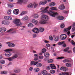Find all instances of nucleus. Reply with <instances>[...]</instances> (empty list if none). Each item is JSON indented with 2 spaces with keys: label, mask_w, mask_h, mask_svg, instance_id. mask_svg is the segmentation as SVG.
<instances>
[{
  "label": "nucleus",
  "mask_w": 75,
  "mask_h": 75,
  "mask_svg": "<svg viewBox=\"0 0 75 75\" xmlns=\"http://www.w3.org/2000/svg\"><path fill=\"white\" fill-rule=\"evenodd\" d=\"M41 18L42 20L40 21V23L42 24H45L47 23V21L49 19V18L47 15H45L42 16Z\"/></svg>",
  "instance_id": "obj_1"
},
{
  "label": "nucleus",
  "mask_w": 75,
  "mask_h": 75,
  "mask_svg": "<svg viewBox=\"0 0 75 75\" xmlns=\"http://www.w3.org/2000/svg\"><path fill=\"white\" fill-rule=\"evenodd\" d=\"M13 23L14 24H16L17 26H20L22 25L21 22L20 21V19H14L13 21Z\"/></svg>",
  "instance_id": "obj_2"
},
{
  "label": "nucleus",
  "mask_w": 75,
  "mask_h": 75,
  "mask_svg": "<svg viewBox=\"0 0 75 75\" xmlns=\"http://www.w3.org/2000/svg\"><path fill=\"white\" fill-rule=\"evenodd\" d=\"M18 57V55L16 54H14L12 57H9L7 58L9 61H13V59L17 58Z\"/></svg>",
  "instance_id": "obj_3"
},
{
  "label": "nucleus",
  "mask_w": 75,
  "mask_h": 75,
  "mask_svg": "<svg viewBox=\"0 0 75 75\" xmlns=\"http://www.w3.org/2000/svg\"><path fill=\"white\" fill-rule=\"evenodd\" d=\"M48 14H50V16L52 17H55L57 14V13H54V12L52 10H50L48 12Z\"/></svg>",
  "instance_id": "obj_4"
},
{
  "label": "nucleus",
  "mask_w": 75,
  "mask_h": 75,
  "mask_svg": "<svg viewBox=\"0 0 75 75\" xmlns=\"http://www.w3.org/2000/svg\"><path fill=\"white\" fill-rule=\"evenodd\" d=\"M67 38V35L65 34H63L60 35V38L62 40H64L65 39H66Z\"/></svg>",
  "instance_id": "obj_5"
},
{
  "label": "nucleus",
  "mask_w": 75,
  "mask_h": 75,
  "mask_svg": "<svg viewBox=\"0 0 75 75\" xmlns=\"http://www.w3.org/2000/svg\"><path fill=\"white\" fill-rule=\"evenodd\" d=\"M39 30H38V28H35L33 30V33H35L36 34H38V33H39V32H38Z\"/></svg>",
  "instance_id": "obj_6"
},
{
  "label": "nucleus",
  "mask_w": 75,
  "mask_h": 75,
  "mask_svg": "<svg viewBox=\"0 0 75 75\" xmlns=\"http://www.w3.org/2000/svg\"><path fill=\"white\" fill-rule=\"evenodd\" d=\"M65 8V6H64V4L61 5H60L58 7L59 9L62 10H64Z\"/></svg>",
  "instance_id": "obj_7"
},
{
  "label": "nucleus",
  "mask_w": 75,
  "mask_h": 75,
  "mask_svg": "<svg viewBox=\"0 0 75 75\" xmlns=\"http://www.w3.org/2000/svg\"><path fill=\"white\" fill-rule=\"evenodd\" d=\"M49 8V7H46L43 10L41 11L40 12H41L42 13H47V12L48 11L47 8Z\"/></svg>",
  "instance_id": "obj_8"
},
{
  "label": "nucleus",
  "mask_w": 75,
  "mask_h": 75,
  "mask_svg": "<svg viewBox=\"0 0 75 75\" xmlns=\"http://www.w3.org/2000/svg\"><path fill=\"white\" fill-rule=\"evenodd\" d=\"M19 11V10L18 9H15L13 11V13L14 14H15L16 15H17V14H18Z\"/></svg>",
  "instance_id": "obj_9"
},
{
  "label": "nucleus",
  "mask_w": 75,
  "mask_h": 75,
  "mask_svg": "<svg viewBox=\"0 0 75 75\" xmlns=\"http://www.w3.org/2000/svg\"><path fill=\"white\" fill-rule=\"evenodd\" d=\"M6 31V29L5 28H0L1 33H4Z\"/></svg>",
  "instance_id": "obj_10"
},
{
  "label": "nucleus",
  "mask_w": 75,
  "mask_h": 75,
  "mask_svg": "<svg viewBox=\"0 0 75 75\" xmlns=\"http://www.w3.org/2000/svg\"><path fill=\"white\" fill-rule=\"evenodd\" d=\"M2 23L4 25H8L9 24V22L6 21H2Z\"/></svg>",
  "instance_id": "obj_11"
},
{
  "label": "nucleus",
  "mask_w": 75,
  "mask_h": 75,
  "mask_svg": "<svg viewBox=\"0 0 75 75\" xmlns=\"http://www.w3.org/2000/svg\"><path fill=\"white\" fill-rule=\"evenodd\" d=\"M71 26H70V27H69L67 28H65L64 30V32H65L66 33L68 31L70 30L71 29Z\"/></svg>",
  "instance_id": "obj_12"
},
{
  "label": "nucleus",
  "mask_w": 75,
  "mask_h": 75,
  "mask_svg": "<svg viewBox=\"0 0 75 75\" xmlns=\"http://www.w3.org/2000/svg\"><path fill=\"white\" fill-rule=\"evenodd\" d=\"M50 67L52 69H56V67L53 64H50Z\"/></svg>",
  "instance_id": "obj_13"
},
{
  "label": "nucleus",
  "mask_w": 75,
  "mask_h": 75,
  "mask_svg": "<svg viewBox=\"0 0 75 75\" xmlns=\"http://www.w3.org/2000/svg\"><path fill=\"white\" fill-rule=\"evenodd\" d=\"M8 7L10 8H12L14 7V5L11 3H9L7 4Z\"/></svg>",
  "instance_id": "obj_14"
},
{
  "label": "nucleus",
  "mask_w": 75,
  "mask_h": 75,
  "mask_svg": "<svg viewBox=\"0 0 75 75\" xmlns=\"http://www.w3.org/2000/svg\"><path fill=\"white\" fill-rule=\"evenodd\" d=\"M57 18L59 20H62L64 18L63 17V16H57Z\"/></svg>",
  "instance_id": "obj_15"
},
{
  "label": "nucleus",
  "mask_w": 75,
  "mask_h": 75,
  "mask_svg": "<svg viewBox=\"0 0 75 75\" xmlns=\"http://www.w3.org/2000/svg\"><path fill=\"white\" fill-rule=\"evenodd\" d=\"M8 46L9 47H15V45L13 43H11L8 45Z\"/></svg>",
  "instance_id": "obj_16"
},
{
  "label": "nucleus",
  "mask_w": 75,
  "mask_h": 75,
  "mask_svg": "<svg viewBox=\"0 0 75 75\" xmlns=\"http://www.w3.org/2000/svg\"><path fill=\"white\" fill-rule=\"evenodd\" d=\"M48 73V72L46 70H43L42 72V74L43 75H46Z\"/></svg>",
  "instance_id": "obj_17"
},
{
  "label": "nucleus",
  "mask_w": 75,
  "mask_h": 75,
  "mask_svg": "<svg viewBox=\"0 0 75 75\" xmlns=\"http://www.w3.org/2000/svg\"><path fill=\"white\" fill-rule=\"evenodd\" d=\"M34 7V4H30L28 6V8H32Z\"/></svg>",
  "instance_id": "obj_18"
},
{
  "label": "nucleus",
  "mask_w": 75,
  "mask_h": 75,
  "mask_svg": "<svg viewBox=\"0 0 75 75\" xmlns=\"http://www.w3.org/2000/svg\"><path fill=\"white\" fill-rule=\"evenodd\" d=\"M5 55L6 57H10L11 55V53H6L5 54Z\"/></svg>",
  "instance_id": "obj_19"
},
{
  "label": "nucleus",
  "mask_w": 75,
  "mask_h": 75,
  "mask_svg": "<svg viewBox=\"0 0 75 75\" xmlns=\"http://www.w3.org/2000/svg\"><path fill=\"white\" fill-rule=\"evenodd\" d=\"M66 66L67 67H71L72 65H71V64L69 63H66Z\"/></svg>",
  "instance_id": "obj_20"
},
{
  "label": "nucleus",
  "mask_w": 75,
  "mask_h": 75,
  "mask_svg": "<svg viewBox=\"0 0 75 75\" xmlns=\"http://www.w3.org/2000/svg\"><path fill=\"white\" fill-rule=\"evenodd\" d=\"M32 22L34 24H37L38 23V21L35 19H33L32 20Z\"/></svg>",
  "instance_id": "obj_21"
},
{
  "label": "nucleus",
  "mask_w": 75,
  "mask_h": 75,
  "mask_svg": "<svg viewBox=\"0 0 75 75\" xmlns=\"http://www.w3.org/2000/svg\"><path fill=\"white\" fill-rule=\"evenodd\" d=\"M39 30L40 32H43L44 31V29L42 28H39Z\"/></svg>",
  "instance_id": "obj_22"
},
{
  "label": "nucleus",
  "mask_w": 75,
  "mask_h": 75,
  "mask_svg": "<svg viewBox=\"0 0 75 75\" xmlns=\"http://www.w3.org/2000/svg\"><path fill=\"white\" fill-rule=\"evenodd\" d=\"M33 71L35 72H38V71H40V69L38 68H36L34 69Z\"/></svg>",
  "instance_id": "obj_23"
},
{
  "label": "nucleus",
  "mask_w": 75,
  "mask_h": 75,
  "mask_svg": "<svg viewBox=\"0 0 75 75\" xmlns=\"http://www.w3.org/2000/svg\"><path fill=\"white\" fill-rule=\"evenodd\" d=\"M55 5V3L54 2H52L49 4V6L51 7H53Z\"/></svg>",
  "instance_id": "obj_24"
},
{
  "label": "nucleus",
  "mask_w": 75,
  "mask_h": 75,
  "mask_svg": "<svg viewBox=\"0 0 75 75\" xmlns=\"http://www.w3.org/2000/svg\"><path fill=\"white\" fill-rule=\"evenodd\" d=\"M42 66V64L41 63H38L37 65V67H38V68H40V67H41Z\"/></svg>",
  "instance_id": "obj_25"
},
{
  "label": "nucleus",
  "mask_w": 75,
  "mask_h": 75,
  "mask_svg": "<svg viewBox=\"0 0 75 75\" xmlns=\"http://www.w3.org/2000/svg\"><path fill=\"white\" fill-rule=\"evenodd\" d=\"M20 72V69H15L14 70V72H15V73H19Z\"/></svg>",
  "instance_id": "obj_26"
},
{
  "label": "nucleus",
  "mask_w": 75,
  "mask_h": 75,
  "mask_svg": "<svg viewBox=\"0 0 75 75\" xmlns=\"http://www.w3.org/2000/svg\"><path fill=\"white\" fill-rule=\"evenodd\" d=\"M62 61L64 63H66V62H68L69 61L68 59H65L63 60Z\"/></svg>",
  "instance_id": "obj_27"
},
{
  "label": "nucleus",
  "mask_w": 75,
  "mask_h": 75,
  "mask_svg": "<svg viewBox=\"0 0 75 75\" xmlns=\"http://www.w3.org/2000/svg\"><path fill=\"white\" fill-rule=\"evenodd\" d=\"M44 55L46 57H49L50 56V54L46 52L44 53Z\"/></svg>",
  "instance_id": "obj_28"
},
{
  "label": "nucleus",
  "mask_w": 75,
  "mask_h": 75,
  "mask_svg": "<svg viewBox=\"0 0 75 75\" xmlns=\"http://www.w3.org/2000/svg\"><path fill=\"white\" fill-rule=\"evenodd\" d=\"M28 27H33L34 26V25L33 24V23H29L28 25Z\"/></svg>",
  "instance_id": "obj_29"
},
{
  "label": "nucleus",
  "mask_w": 75,
  "mask_h": 75,
  "mask_svg": "<svg viewBox=\"0 0 75 75\" xmlns=\"http://www.w3.org/2000/svg\"><path fill=\"white\" fill-rule=\"evenodd\" d=\"M12 51H13V50L11 49H8L5 50V51L6 52H10Z\"/></svg>",
  "instance_id": "obj_30"
},
{
  "label": "nucleus",
  "mask_w": 75,
  "mask_h": 75,
  "mask_svg": "<svg viewBox=\"0 0 75 75\" xmlns=\"http://www.w3.org/2000/svg\"><path fill=\"white\" fill-rule=\"evenodd\" d=\"M26 13H27L26 11H23L21 14V16H23V15H24Z\"/></svg>",
  "instance_id": "obj_31"
},
{
  "label": "nucleus",
  "mask_w": 75,
  "mask_h": 75,
  "mask_svg": "<svg viewBox=\"0 0 75 75\" xmlns=\"http://www.w3.org/2000/svg\"><path fill=\"white\" fill-rule=\"evenodd\" d=\"M69 50V47H68L67 48L64 50V52H67V51H68Z\"/></svg>",
  "instance_id": "obj_32"
},
{
  "label": "nucleus",
  "mask_w": 75,
  "mask_h": 75,
  "mask_svg": "<svg viewBox=\"0 0 75 75\" xmlns=\"http://www.w3.org/2000/svg\"><path fill=\"white\" fill-rule=\"evenodd\" d=\"M23 2V0H18V3L19 4H21V3H22Z\"/></svg>",
  "instance_id": "obj_33"
},
{
  "label": "nucleus",
  "mask_w": 75,
  "mask_h": 75,
  "mask_svg": "<svg viewBox=\"0 0 75 75\" xmlns=\"http://www.w3.org/2000/svg\"><path fill=\"white\" fill-rule=\"evenodd\" d=\"M11 10L9 9L8 10L7 12V14H8L10 15L11 14Z\"/></svg>",
  "instance_id": "obj_34"
},
{
  "label": "nucleus",
  "mask_w": 75,
  "mask_h": 75,
  "mask_svg": "<svg viewBox=\"0 0 75 75\" xmlns=\"http://www.w3.org/2000/svg\"><path fill=\"white\" fill-rule=\"evenodd\" d=\"M59 40V37H58V36L54 38V41H58Z\"/></svg>",
  "instance_id": "obj_35"
},
{
  "label": "nucleus",
  "mask_w": 75,
  "mask_h": 75,
  "mask_svg": "<svg viewBox=\"0 0 75 75\" xmlns=\"http://www.w3.org/2000/svg\"><path fill=\"white\" fill-rule=\"evenodd\" d=\"M1 74H6L7 73V72L6 71H2L1 72Z\"/></svg>",
  "instance_id": "obj_36"
},
{
  "label": "nucleus",
  "mask_w": 75,
  "mask_h": 75,
  "mask_svg": "<svg viewBox=\"0 0 75 75\" xmlns=\"http://www.w3.org/2000/svg\"><path fill=\"white\" fill-rule=\"evenodd\" d=\"M55 72V70H51L50 71V72L51 74H54Z\"/></svg>",
  "instance_id": "obj_37"
},
{
  "label": "nucleus",
  "mask_w": 75,
  "mask_h": 75,
  "mask_svg": "<svg viewBox=\"0 0 75 75\" xmlns=\"http://www.w3.org/2000/svg\"><path fill=\"white\" fill-rule=\"evenodd\" d=\"M34 17L36 18H38V14H35L34 15Z\"/></svg>",
  "instance_id": "obj_38"
},
{
  "label": "nucleus",
  "mask_w": 75,
  "mask_h": 75,
  "mask_svg": "<svg viewBox=\"0 0 75 75\" xmlns=\"http://www.w3.org/2000/svg\"><path fill=\"white\" fill-rule=\"evenodd\" d=\"M50 9L51 10H57V8H56V7H52L50 8Z\"/></svg>",
  "instance_id": "obj_39"
},
{
  "label": "nucleus",
  "mask_w": 75,
  "mask_h": 75,
  "mask_svg": "<svg viewBox=\"0 0 75 75\" xmlns=\"http://www.w3.org/2000/svg\"><path fill=\"white\" fill-rule=\"evenodd\" d=\"M48 63H52L53 62V60L52 59H50L48 61Z\"/></svg>",
  "instance_id": "obj_40"
},
{
  "label": "nucleus",
  "mask_w": 75,
  "mask_h": 75,
  "mask_svg": "<svg viewBox=\"0 0 75 75\" xmlns=\"http://www.w3.org/2000/svg\"><path fill=\"white\" fill-rule=\"evenodd\" d=\"M46 51H47V50L45 48H44L42 50V52L43 53H44V52H46Z\"/></svg>",
  "instance_id": "obj_41"
},
{
  "label": "nucleus",
  "mask_w": 75,
  "mask_h": 75,
  "mask_svg": "<svg viewBox=\"0 0 75 75\" xmlns=\"http://www.w3.org/2000/svg\"><path fill=\"white\" fill-rule=\"evenodd\" d=\"M0 62L1 64H5V61L4 60H0Z\"/></svg>",
  "instance_id": "obj_42"
},
{
  "label": "nucleus",
  "mask_w": 75,
  "mask_h": 75,
  "mask_svg": "<svg viewBox=\"0 0 75 75\" xmlns=\"http://www.w3.org/2000/svg\"><path fill=\"white\" fill-rule=\"evenodd\" d=\"M65 27V25L64 23L60 25V27L61 28H64Z\"/></svg>",
  "instance_id": "obj_43"
},
{
  "label": "nucleus",
  "mask_w": 75,
  "mask_h": 75,
  "mask_svg": "<svg viewBox=\"0 0 75 75\" xmlns=\"http://www.w3.org/2000/svg\"><path fill=\"white\" fill-rule=\"evenodd\" d=\"M64 42H61L58 43V45H62V44H64Z\"/></svg>",
  "instance_id": "obj_44"
},
{
  "label": "nucleus",
  "mask_w": 75,
  "mask_h": 75,
  "mask_svg": "<svg viewBox=\"0 0 75 75\" xmlns=\"http://www.w3.org/2000/svg\"><path fill=\"white\" fill-rule=\"evenodd\" d=\"M67 70L68 69L67 68H66L65 67H64L63 70V71H64V72H67Z\"/></svg>",
  "instance_id": "obj_45"
},
{
  "label": "nucleus",
  "mask_w": 75,
  "mask_h": 75,
  "mask_svg": "<svg viewBox=\"0 0 75 75\" xmlns=\"http://www.w3.org/2000/svg\"><path fill=\"white\" fill-rule=\"evenodd\" d=\"M62 74L64 75H69V73L67 72H62Z\"/></svg>",
  "instance_id": "obj_46"
},
{
  "label": "nucleus",
  "mask_w": 75,
  "mask_h": 75,
  "mask_svg": "<svg viewBox=\"0 0 75 75\" xmlns=\"http://www.w3.org/2000/svg\"><path fill=\"white\" fill-rule=\"evenodd\" d=\"M63 58H64V57H59L57 58V59H62Z\"/></svg>",
  "instance_id": "obj_47"
},
{
  "label": "nucleus",
  "mask_w": 75,
  "mask_h": 75,
  "mask_svg": "<svg viewBox=\"0 0 75 75\" xmlns=\"http://www.w3.org/2000/svg\"><path fill=\"white\" fill-rule=\"evenodd\" d=\"M71 42L72 45H75V42L74 41L71 40Z\"/></svg>",
  "instance_id": "obj_48"
},
{
  "label": "nucleus",
  "mask_w": 75,
  "mask_h": 75,
  "mask_svg": "<svg viewBox=\"0 0 75 75\" xmlns=\"http://www.w3.org/2000/svg\"><path fill=\"white\" fill-rule=\"evenodd\" d=\"M12 20V18L11 17V16H8V20Z\"/></svg>",
  "instance_id": "obj_49"
},
{
  "label": "nucleus",
  "mask_w": 75,
  "mask_h": 75,
  "mask_svg": "<svg viewBox=\"0 0 75 75\" xmlns=\"http://www.w3.org/2000/svg\"><path fill=\"white\" fill-rule=\"evenodd\" d=\"M35 62V61H32L31 62L30 65H34Z\"/></svg>",
  "instance_id": "obj_50"
},
{
  "label": "nucleus",
  "mask_w": 75,
  "mask_h": 75,
  "mask_svg": "<svg viewBox=\"0 0 75 75\" xmlns=\"http://www.w3.org/2000/svg\"><path fill=\"white\" fill-rule=\"evenodd\" d=\"M38 4H35L34 6V8H37V7L38 6Z\"/></svg>",
  "instance_id": "obj_51"
},
{
  "label": "nucleus",
  "mask_w": 75,
  "mask_h": 75,
  "mask_svg": "<svg viewBox=\"0 0 75 75\" xmlns=\"http://www.w3.org/2000/svg\"><path fill=\"white\" fill-rule=\"evenodd\" d=\"M49 38L50 40H52L53 38H52V36H50Z\"/></svg>",
  "instance_id": "obj_52"
},
{
  "label": "nucleus",
  "mask_w": 75,
  "mask_h": 75,
  "mask_svg": "<svg viewBox=\"0 0 75 75\" xmlns=\"http://www.w3.org/2000/svg\"><path fill=\"white\" fill-rule=\"evenodd\" d=\"M34 56L35 57V58H38V55L37 54H35Z\"/></svg>",
  "instance_id": "obj_53"
},
{
  "label": "nucleus",
  "mask_w": 75,
  "mask_h": 75,
  "mask_svg": "<svg viewBox=\"0 0 75 75\" xmlns=\"http://www.w3.org/2000/svg\"><path fill=\"white\" fill-rule=\"evenodd\" d=\"M44 5V2H43L41 1L39 4V5Z\"/></svg>",
  "instance_id": "obj_54"
},
{
  "label": "nucleus",
  "mask_w": 75,
  "mask_h": 75,
  "mask_svg": "<svg viewBox=\"0 0 75 75\" xmlns=\"http://www.w3.org/2000/svg\"><path fill=\"white\" fill-rule=\"evenodd\" d=\"M24 17L25 18V20H28V16H26Z\"/></svg>",
  "instance_id": "obj_55"
},
{
  "label": "nucleus",
  "mask_w": 75,
  "mask_h": 75,
  "mask_svg": "<svg viewBox=\"0 0 75 75\" xmlns=\"http://www.w3.org/2000/svg\"><path fill=\"white\" fill-rule=\"evenodd\" d=\"M33 67H30L29 69V71H33Z\"/></svg>",
  "instance_id": "obj_56"
},
{
  "label": "nucleus",
  "mask_w": 75,
  "mask_h": 75,
  "mask_svg": "<svg viewBox=\"0 0 75 75\" xmlns=\"http://www.w3.org/2000/svg\"><path fill=\"white\" fill-rule=\"evenodd\" d=\"M43 56H39V58L40 59H43Z\"/></svg>",
  "instance_id": "obj_57"
},
{
  "label": "nucleus",
  "mask_w": 75,
  "mask_h": 75,
  "mask_svg": "<svg viewBox=\"0 0 75 75\" xmlns=\"http://www.w3.org/2000/svg\"><path fill=\"white\" fill-rule=\"evenodd\" d=\"M8 16H5L4 18L5 19H6V20H8Z\"/></svg>",
  "instance_id": "obj_58"
},
{
  "label": "nucleus",
  "mask_w": 75,
  "mask_h": 75,
  "mask_svg": "<svg viewBox=\"0 0 75 75\" xmlns=\"http://www.w3.org/2000/svg\"><path fill=\"white\" fill-rule=\"evenodd\" d=\"M43 2V5H44V4H46L47 3V1H45Z\"/></svg>",
  "instance_id": "obj_59"
},
{
  "label": "nucleus",
  "mask_w": 75,
  "mask_h": 75,
  "mask_svg": "<svg viewBox=\"0 0 75 75\" xmlns=\"http://www.w3.org/2000/svg\"><path fill=\"white\" fill-rule=\"evenodd\" d=\"M38 62H35L34 63V65H36V64H38Z\"/></svg>",
  "instance_id": "obj_60"
},
{
  "label": "nucleus",
  "mask_w": 75,
  "mask_h": 75,
  "mask_svg": "<svg viewBox=\"0 0 75 75\" xmlns=\"http://www.w3.org/2000/svg\"><path fill=\"white\" fill-rule=\"evenodd\" d=\"M13 29H11L9 30H8L7 32H10V31H13Z\"/></svg>",
  "instance_id": "obj_61"
},
{
  "label": "nucleus",
  "mask_w": 75,
  "mask_h": 75,
  "mask_svg": "<svg viewBox=\"0 0 75 75\" xmlns=\"http://www.w3.org/2000/svg\"><path fill=\"white\" fill-rule=\"evenodd\" d=\"M46 46L47 47H50V45L48 43H47L46 44Z\"/></svg>",
  "instance_id": "obj_62"
},
{
  "label": "nucleus",
  "mask_w": 75,
  "mask_h": 75,
  "mask_svg": "<svg viewBox=\"0 0 75 75\" xmlns=\"http://www.w3.org/2000/svg\"><path fill=\"white\" fill-rule=\"evenodd\" d=\"M64 67H62L60 68V70L61 71H63L64 70Z\"/></svg>",
  "instance_id": "obj_63"
},
{
  "label": "nucleus",
  "mask_w": 75,
  "mask_h": 75,
  "mask_svg": "<svg viewBox=\"0 0 75 75\" xmlns=\"http://www.w3.org/2000/svg\"><path fill=\"white\" fill-rule=\"evenodd\" d=\"M73 27H75V23H74L73 24V25H72Z\"/></svg>",
  "instance_id": "obj_64"
}]
</instances>
